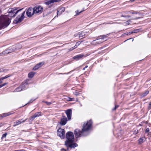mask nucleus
<instances>
[{
    "label": "nucleus",
    "instance_id": "nucleus-1",
    "mask_svg": "<svg viewBox=\"0 0 151 151\" xmlns=\"http://www.w3.org/2000/svg\"><path fill=\"white\" fill-rule=\"evenodd\" d=\"M17 8H10L9 9L8 14L0 17V29L7 27L11 22V17L18 13L20 12L23 9L17 10Z\"/></svg>",
    "mask_w": 151,
    "mask_h": 151
},
{
    "label": "nucleus",
    "instance_id": "nucleus-2",
    "mask_svg": "<svg viewBox=\"0 0 151 151\" xmlns=\"http://www.w3.org/2000/svg\"><path fill=\"white\" fill-rule=\"evenodd\" d=\"M92 124L91 120L88 121L86 123H84L83 125L82 131H81L78 129H76L74 132L76 138L80 137L83 135L84 132L88 131L91 128Z\"/></svg>",
    "mask_w": 151,
    "mask_h": 151
},
{
    "label": "nucleus",
    "instance_id": "nucleus-3",
    "mask_svg": "<svg viewBox=\"0 0 151 151\" xmlns=\"http://www.w3.org/2000/svg\"><path fill=\"white\" fill-rule=\"evenodd\" d=\"M21 48V46L19 45H17L15 47L13 46L11 48L9 49L8 50H6L2 52V54H8L10 53L15 51L16 50H18L19 49H20Z\"/></svg>",
    "mask_w": 151,
    "mask_h": 151
},
{
    "label": "nucleus",
    "instance_id": "nucleus-4",
    "mask_svg": "<svg viewBox=\"0 0 151 151\" xmlns=\"http://www.w3.org/2000/svg\"><path fill=\"white\" fill-rule=\"evenodd\" d=\"M67 140L66 142H73L74 140V137L73 133L71 132H68L66 134Z\"/></svg>",
    "mask_w": 151,
    "mask_h": 151
},
{
    "label": "nucleus",
    "instance_id": "nucleus-5",
    "mask_svg": "<svg viewBox=\"0 0 151 151\" xmlns=\"http://www.w3.org/2000/svg\"><path fill=\"white\" fill-rule=\"evenodd\" d=\"M34 12L35 14H40L43 12V7L40 6H36L34 7Z\"/></svg>",
    "mask_w": 151,
    "mask_h": 151
},
{
    "label": "nucleus",
    "instance_id": "nucleus-6",
    "mask_svg": "<svg viewBox=\"0 0 151 151\" xmlns=\"http://www.w3.org/2000/svg\"><path fill=\"white\" fill-rule=\"evenodd\" d=\"M25 12H23L21 13L14 21V22L17 23L21 22L24 19V14Z\"/></svg>",
    "mask_w": 151,
    "mask_h": 151
},
{
    "label": "nucleus",
    "instance_id": "nucleus-7",
    "mask_svg": "<svg viewBox=\"0 0 151 151\" xmlns=\"http://www.w3.org/2000/svg\"><path fill=\"white\" fill-rule=\"evenodd\" d=\"M65 130L62 129H59L57 130V134L61 138H64L65 137Z\"/></svg>",
    "mask_w": 151,
    "mask_h": 151
},
{
    "label": "nucleus",
    "instance_id": "nucleus-8",
    "mask_svg": "<svg viewBox=\"0 0 151 151\" xmlns=\"http://www.w3.org/2000/svg\"><path fill=\"white\" fill-rule=\"evenodd\" d=\"M109 35V34H107L106 35L101 36L100 37H101L100 39L93 41H92V43L95 44L101 43L103 41H101V39H102L106 38Z\"/></svg>",
    "mask_w": 151,
    "mask_h": 151
},
{
    "label": "nucleus",
    "instance_id": "nucleus-9",
    "mask_svg": "<svg viewBox=\"0 0 151 151\" xmlns=\"http://www.w3.org/2000/svg\"><path fill=\"white\" fill-rule=\"evenodd\" d=\"M34 12V8L31 7L28 9L26 11V14L27 16L29 17H31L32 16L35 14Z\"/></svg>",
    "mask_w": 151,
    "mask_h": 151
},
{
    "label": "nucleus",
    "instance_id": "nucleus-10",
    "mask_svg": "<svg viewBox=\"0 0 151 151\" xmlns=\"http://www.w3.org/2000/svg\"><path fill=\"white\" fill-rule=\"evenodd\" d=\"M27 85L28 84L26 82L25 83L23 82L22 84L19 87L16 89V91L19 92L24 89L27 86Z\"/></svg>",
    "mask_w": 151,
    "mask_h": 151
},
{
    "label": "nucleus",
    "instance_id": "nucleus-11",
    "mask_svg": "<svg viewBox=\"0 0 151 151\" xmlns=\"http://www.w3.org/2000/svg\"><path fill=\"white\" fill-rule=\"evenodd\" d=\"M72 142H65V145L68 147V148H74L75 147H76L78 145L76 143H72Z\"/></svg>",
    "mask_w": 151,
    "mask_h": 151
},
{
    "label": "nucleus",
    "instance_id": "nucleus-12",
    "mask_svg": "<svg viewBox=\"0 0 151 151\" xmlns=\"http://www.w3.org/2000/svg\"><path fill=\"white\" fill-rule=\"evenodd\" d=\"M66 114L68 117V118L69 120H70L71 118L72 115V110L71 109H68L65 111Z\"/></svg>",
    "mask_w": 151,
    "mask_h": 151
},
{
    "label": "nucleus",
    "instance_id": "nucleus-13",
    "mask_svg": "<svg viewBox=\"0 0 151 151\" xmlns=\"http://www.w3.org/2000/svg\"><path fill=\"white\" fill-rule=\"evenodd\" d=\"M63 118L61 119L60 122V124L61 125H64L67 122V119L66 116H63Z\"/></svg>",
    "mask_w": 151,
    "mask_h": 151
},
{
    "label": "nucleus",
    "instance_id": "nucleus-14",
    "mask_svg": "<svg viewBox=\"0 0 151 151\" xmlns=\"http://www.w3.org/2000/svg\"><path fill=\"white\" fill-rule=\"evenodd\" d=\"M44 64V62H42L37 64L33 68V70H37L39 68L41 67Z\"/></svg>",
    "mask_w": 151,
    "mask_h": 151
},
{
    "label": "nucleus",
    "instance_id": "nucleus-15",
    "mask_svg": "<svg viewBox=\"0 0 151 151\" xmlns=\"http://www.w3.org/2000/svg\"><path fill=\"white\" fill-rule=\"evenodd\" d=\"M84 57H85L84 55L83 54H81L74 56L73 57V58L77 60L82 58Z\"/></svg>",
    "mask_w": 151,
    "mask_h": 151
},
{
    "label": "nucleus",
    "instance_id": "nucleus-16",
    "mask_svg": "<svg viewBox=\"0 0 151 151\" xmlns=\"http://www.w3.org/2000/svg\"><path fill=\"white\" fill-rule=\"evenodd\" d=\"M65 10V8L63 7L57 10V16L61 15L63 12H64Z\"/></svg>",
    "mask_w": 151,
    "mask_h": 151
},
{
    "label": "nucleus",
    "instance_id": "nucleus-17",
    "mask_svg": "<svg viewBox=\"0 0 151 151\" xmlns=\"http://www.w3.org/2000/svg\"><path fill=\"white\" fill-rule=\"evenodd\" d=\"M61 0H47L45 2V4L47 5H49L54 2L59 1Z\"/></svg>",
    "mask_w": 151,
    "mask_h": 151
},
{
    "label": "nucleus",
    "instance_id": "nucleus-18",
    "mask_svg": "<svg viewBox=\"0 0 151 151\" xmlns=\"http://www.w3.org/2000/svg\"><path fill=\"white\" fill-rule=\"evenodd\" d=\"M27 119H26L23 120V121H22V119H20L19 120H17L16 121V122H14V126L15 127L17 125H18L19 124H21V123L24 122H25V121L27 120Z\"/></svg>",
    "mask_w": 151,
    "mask_h": 151
},
{
    "label": "nucleus",
    "instance_id": "nucleus-19",
    "mask_svg": "<svg viewBox=\"0 0 151 151\" xmlns=\"http://www.w3.org/2000/svg\"><path fill=\"white\" fill-rule=\"evenodd\" d=\"M85 33L84 32H79L78 33V37L81 39L83 38L84 36H85Z\"/></svg>",
    "mask_w": 151,
    "mask_h": 151
},
{
    "label": "nucleus",
    "instance_id": "nucleus-20",
    "mask_svg": "<svg viewBox=\"0 0 151 151\" xmlns=\"http://www.w3.org/2000/svg\"><path fill=\"white\" fill-rule=\"evenodd\" d=\"M40 113V112L36 113L33 116H31V118L33 119L36 117L40 116L41 115Z\"/></svg>",
    "mask_w": 151,
    "mask_h": 151
},
{
    "label": "nucleus",
    "instance_id": "nucleus-21",
    "mask_svg": "<svg viewBox=\"0 0 151 151\" xmlns=\"http://www.w3.org/2000/svg\"><path fill=\"white\" fill-rule=\"evenodd\" d=\"M145 140L146 138L145 137H143L142 138H140L138 140L139 143L140 144H141Z\"/></svg>",
    "mask_w": 151,
    "mask_h": 151
},
{
    "label": "nucleus",
    "instance_id": "nucleus-22",
    "mask_svg": "<svg viewBox=\"0 0 151 151\" xmlns=\"http://www.w3.org/2000/svg\"><path fill=\"white\" fill-rule=\"evenodd\" d=\"M35 74V73L34 72H30L28 74V77L29 78H32L34 76Z\"/></svg>",
    "mask_w": 151,
    "mask_h": 151
},
{
    "label": "nucleus",
    "instance_id": "nucleus-23",
    "mask_svg": "<svg viewBox=\"0 0 151 151\" xmlns=\"http://www.w3.org/2000/svg\"><path fill=\"white\" fill-rule=\"evenodd\" d=\"M13 113H11V112H8V113H4L2 114V115H1V117L2 118H3L4 117H6V116L10 115L12 114Z\"/></svg>",
    "mask_w": 151,
    "mask_h": 151
},
{
    "label": "nucleus",
    "instance_id": "nucleus-24",
    "mask_svg": "<svg viewBox=\"0 0 151 151\" xmlns=\"http://www.w3.org/2000/svg\"><path fill=\"white\" fill-rule=\"evenodd\" d=\"M12 75H13L12 74H9L8 75L4 77H2L1 78V79L4 80V79H6L9 77L11 76H12Z\"/></svg>",
    "mask_w": 151,
    "mask_h": 151
},
{
    "label": "nucleus",
    "instance_id": "nucleus-25",
    "mask_svg": "<svg viewBox=\"0 0 151 151\" xmlns=\"http://www.w3.org/2000/svg\"><path fill=\"white\" fill-rule=\"evenodd\" d=\"M8 71V69H4L3 68H0V73L1 72H7Z\"/></svg>",
    "mask_w": 151,
    "mask_h": 151
},
{
    "label": "nucleus",
    "instance_id": "nucleus-26",
    "mask_svg": "<svg viewBox=\"0 0 151 151\" xmlns=\"http://www.w3.org/2000/svg\"><path fill=\"white\" fill-rule=\"evenodd\" d=\"M138 32H139V29H136V30H133L132 32H129V33L130 34H131L133 33H137Z\"/></svg>",
    "mask_w": 151,
    "mask_h": 151
},
{
    "label": "nucleus",
    "instance_id": "nucleus-27",
    "mask_svg": "<svg viewBox=\"0 0 151 151\" xmlns=\"http://www.w3.org/2000/svg\"><path fill=\"white\" fill-rule=\"evenodd\" d=\"M83 11H84V10H82V11H80V12H79V11L78 10H77L75 12L76 13V15H79Z\"/></svg>",
    "mask_w": 151,
    "mask_h": 151
},
{
    "label": "nucleus",
    "instance_id": "nucleus-28",
    "mask_svg": "<svg viewBox=\"0 0 151 151\" xmlns=\"http://www.w3.org/2000/svg\"><path fill=\"white\" fill-rule=\"evenodd\" d=\"M138 132V130L137 129L134 130L133 131V134H137Z\"/></svg>",
    "mask_w": 151,
    "mask_h": 151
},
{
    "label": "nucleus",
    "instance_id": "nucleus-29",
    "mask_svg": "<svg viewBox=\"0 0 151 151\" xmlns=\"http://www.w3.org/2000/svg\"><path fill=\"white\" fill-rule=\"evenodd\" d=\"M149 93V91H145V93H143V96H146L148 93Z\"/></svg>",
    "mask_w": 151,
    "mask_h": 151
},
{
    "label": "nucleus",
    "instance_id": "nucleus-30",
    "mask_svg": "<svg viewBox=\"0 0 151 151\" xmlns=\"http://www.w3.org/2000/svg\"><path fill=\"white\" fill-rule=\"evenodd\" d=\"M7 134L6 133L4 134H3L2 137H1V139H2L3 138L5 137L6 135H7Z\"/></svg>",
    "mask_w": 151,
    "mask_h": 151
},
{
    "label": "nucleus",
    "instance_id": "nucleus-31",
    "mask_svg": "<svg viewBox=\"0 0 151 151\" xmlns=\"http://www.w3.org/2000/svg\"><path fill=\"white\" fill-rule=\"evenodd\" d=\"M77 46H78V45H77L76 44V45L73 47H72L70 48V50H72L76 48H77Z\"/></svg>",
    "mask_w": 151,
    "mask_h": 151
},
{
    "label": "nucleus",
    "instance_id": "nucleus-32",
    "mask_svg": "<svg viewBox=\"0 0 151 151\" xmlns=\"http://www.w3.org/2000/svg\"><path fill=\"white\" fill-rule=\"evenodd\" d=\"M149 132V129L148 128H147L145 129V132L148 133Z\"/></svg>",
    "mask_w": 151,
    "mask_h": 151
},
{
    "label": "nucleus",
    "instance_id": "nucleus-33",
    "mask_svg": "<svg viewBox=\"0 0 151 151\" xmlns=\"http://www.w3.org/2000/svg\"><path fill=\"white\" fill-rule=\"evenodd\" d=\"M74 94L76 96H78V93L76 91H75V92H74Z\"/></svg>",
    "mask_w": 151,
    "mask_h": 151
},
{
    "label": "nucleus",
    "instance_id": "nucleus-34",
    "mask_svg": "<svg viewBox=\"0 0 151 151\" xmlns=\"http://www.w3.org/2000/svg\"><path fill=\"white\" fill-rule=\"evenodd\" d=\"M45 103H46L47 105H50L51 104V102H48L47 101H46L45 102Z\"/></svg>",
    "mask_w": 151,
    "mask_h": 151
},
{
    "label": "nucleus",
    "instance_id": "nucleus-35",
    "mask_svg": "<svg viewBox=\"0 0 151 151\" xmlns=\"http://www.w3.org/2000/svg\"><path fill=\"white\" fill-rule=\"evenodd\" d=\"M68 101H72L73 100V98H68Z\"/></svg>",
    "mask_w": 151,
    "mask_h": 151
},
{
    "label": "nucleus",
    "instance_id": "nucleus-36",
    "mask_svg": "<svg viewBox=\"0 0 151 151\" xmlns=\"http://www.w3.org/2000/svg\"><path fill=\"white\" fill-rule=\"evenodd\" d=\"M35 100V99H34V100H32V99H31L29 101V102H28V103H32Z\"/></svg>",
    "mask_w": 151,
    "mask_h": 151
},
{
    "label": "nucleus",
    "instance_id": "nucleus-37",
    "mask_svg": "<svg viewBox=\"0 0 151 151\" xmlns=\"http://www.w3.org/2000/svg\"><path fill=\"white\" fill-rule=\"evenodd\" d=\"M149 109H151V102L149 104Z\"/></svg>",
    "mask_w": 151,
    "mask_h": 151
},
{
    "label": "nucleus",
    "instance_id": "nucleus-38",
    "mask_svg": "<svg viewBox=\"0 0 151 151\" xmlns=\"http://www.w3.org/2000/svg\"><path fill=\"white\" fill-rule=\"evenodd\" d=\"M74 37H76L78 36V34H76L74 35Z\"/></svg>",
    "mask_w": 151,
    "mask_h": 151
},
{
    "label": "nucleus",
    "instance_id": "nucleus-39",
    "mask_svg": "<svg viewBox=\"0 0 151 151\" xmlns=\"http://www.w3.org/2000/svg\"><path fill=\"white\" fill-rule=\"evenodd\" d=\"M81 43V42H76V44L78 46Z\"/></svg>",
    "mask_w": 151,
    "mask_h": 151
},
{
    "label": "nucleus",
    "instance_id": "nucleus-40",
    "mask_svg": "<svg viewBox=\"0 0 151 151\" xmlns=\"http://www.w3.org/2000/svg\"><path fill=\"white\" fill-rule=\"evenodd\" d=\"M121 17H125L126 18H128L129 17L128 16H124L123 15H122L121 16Z\"/></svg>",
    "mask_w": 151,
    "mask_h": 151
},
{
    "label": "nucleus",
    "instance_id": "nucleus-41",
    "mask_svg": "<svg viewBox=\"0 0 151 151\" xmlns=\"http://www.w3.org/2000/svg\"><path fill=\"white\" fill-rule=\"evenodd\" d=\"M61 151H66V150L64 149H61Z\"/></svg>",
    "mask_w": 151,
    "mask_h": 151
},
{
    "label": "nucleus",
    "instance_id": "nucleus-42",
    "mask_svg": "<svg viewBox=\"0 0 151 151\" xmlns=\"http://www.w3.org/2000/svg\"><path fill=\"white\" fill-rule=\"evenodd\" d=\"M7 84V83H6L2 84L3 86H5V85H6Z\"/></svg>",
    "mask_w": 151,
    "mask_h": 151
},
{
    "label": "nucleus",
    "instance_id": "nucleus-43",
    "mask_svg": "<svg viewBox=\"0 0 151 151\" xmlns=\"http://www.w3.org/2000/svg\"><path fill=\"white\" fill-rule=\"evenodd\" d=\"M24 150H15V151H24Z\"/></svg>",
    "mask_w": 151,
    "mask_h": 151
},
{
    "label": "nucleus",
    "instance_id": "nucleus-44",
    "mask_svg": "<svg viewBox=\"0 0 151 151\" xmlns=\"http://www.w3.org/2000/svg\"><path fill=\"white\" fill-rule=\"evenodd\" d=\"M2 79H1V78H0V84L2 82Z\"/></svg>",
    "mask_w": 151,
    "mask_h": 151
},
{
    "label": "nucleus",
    "instance_id": "nucleus-45",
    "mask_svg": "<svg viewBox=\"0 0 151 151\" xmlns=\"http://www.w3.org/2000/svg\"><path fill=\"white\" fill-rule=\"evenodd\" d=\"M4 125V124H0V127L2 126H3Z\"/></svg>",
    "mask_w": 151,
    "mask_h": 151
},
{
    "label": "nucleus",
    "instance_id": "nucleus-46",
    "mask_svg": "<svg viewBox=\"0 0 151 151\" xmlns=\"http://www.w3.org/2000/svg\"><path fill=\"white\" fill-rule=\"evenodd\" d=\"M116 109V108L115 107L113 109V110H115Z\"/></svg>",
    "mask_w": 151,
    "mask_h": 151
},
{
    "label": "nucleus",
    "instance_id": "nucleus-47",
    "mask_svg": "<svg viewBox=\"0 0 151 151\" xmlns=\"http://www.w3.org/2000/svg\"><path fill=\"white\" fill-rule=\"evenodd\" d=\"M116 109V108L115 107L113 109V110H115Z\"/></svg>",
    "mask_w": 151,
    "mask_h": 151
},
{
    "label": "nucleus",
    "instance_id": "nucleus-48",
    "mask_svg": "<svg viewBox=\"0 0 151 151\" xmlns=\"http://www.w3.org/2000/svg\"><path fill=\"white\" fill-rule=\"evenodd\" d=\"M118 106H119L118 105H116L115 106V107L117 108L118 107Z\"/></svg>",
    "mask_w": 151,
    "mask_h": 151
},
{
    "label": "nucleus",
    "instance_id": "nucleus-49",
    "mask_svg": "<svg viewBox=\"0 0 151 151\" xmlns=\"http://www.w3.org/2000/svg\"><path fill=\"white\" fill-rule=\"evenodd\" d=\"M3 85H0V88H1V87H3Z\"/></svg>",
    "mask_w": 151,
    "mask_h": 151
},
{
    "label": "nucleus",
    "instance_id": "nucleus-50",
    "mask_svg": "<svg viewBox=\"0 0 151 151\" xmlns=\"http://www.w3.org/2000/svg\"><path fill=\"white\" fill-rule=\"evenodd\" d=\"M86 68H83V70H85V69Z\"/></svg>",
    "mask_w": 151,
    "mask_h": 151
},
{
    "label": "nucleus",
    "instance_id": "nucleus-51",
    "mask_svg": "<svg viewBox=\"0 0 151 151\" xmlns=\"http://www.w3.org/2000/svg\"><path fill=\"white\" fill-rule=\"evenodd\" d=\"M130 1H135V0H130Z\"/></svg>",
    "mask_w": 151,
    "mask_h": 151
},
{
    "label": "nucleus",
    "instance_id": "nucleus-52",
    "mask_svg": "<svg viewBox=\"0 0 151 151\" xmlns=\"http://www.w3.org/2000/svg\"><path fill=\"white\" fill-rule=\"evenodd\" d=\"M88 67V66L87 65H86V67H85V68H87V67Z\"/></svg>",
    "mask_w": 151,
    "mask_h": 151
},
{
    "label": "nucleus",
    "instance_id": "nucleus-53",
    "mask_svg": "<svg viewBox=\"0 0 151 151\" xmlns=\"http://www.w3.org/2000/svg\"><path fill=\"white\" fill-rule=\"evenodd\" d=\"M139 17H138V18H136V19H139Z\"/></svg>",
    "mask_w": 151,
    "mask_h": 151
},
{
    "label": "nucleus",
    "instance_id": "nucleus-54",
    "mask_svg": "<svg viewBox=\"0 0 151 151\" xmlns=\"http://www.w3.org/2000/svg\"><path fill=\"white\" fill-rule=\"evenodd\" d=\"M132 14H133L135 13V12H132Z\"/></svg>",
    "mask_w": 151,
    "mask_h": 151
},
{
    "label": "nucleus",
    "instance_id": "nucleus-55",
    "mask_svg": "<svg viewBox=\"0 0 151 151\" xmlns=\"http://www.w3.org/2000/svg\"><path fill=\"white\" fill-rule=\"evenodd\" d=\"M1 34V33H0V34Z\"/></svg>",
    "mask_w": 151,
    "mask_h": 151
}]
</instances>
